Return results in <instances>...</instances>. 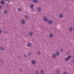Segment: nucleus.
<instances>
[{"instance_id": "obj_2", "label": "nucleus", "mask_w": 74, "mask_h": 74, "mask_svg": "<svg viewBox=\"0 0 74 74\" xmlns=\"http://www.w3.org/2000/svg\"><path fill=\"white\" fill-rule=\"evenodd\" d=\"M31 45H32V44L31 43H29L27 44V46L28 47H31Z\"/></svg>"}, {"instance_id": "obj_23", "label": "nucleus", "mask_w": 74, "mask_h": 74, "mask_svg": "<svg viewBox=\"0 0 74 74\" xmlns=\"http://www.w3.org/2000/svg\"><path fill=\"white\" fill-rule=\"evenodd\" d=\"M1 8V6H0V9Z\"/></svg>"}, {"instance_id": "obj_17", "label": "nucleus", "mask_w": 74, "mask_h": 74, "mask_svg": "<svg viewBox=\"0 0 74 74\" xmlns=\"http://www.w3.org/2000/svg\"><path fill=\"white\" fill-rule=\"evenodd\" d=\"M0 49H1L2 50H4V48L2 47H0Z\"/></svg>"}, {"instance_id": "obj_22", "label": "nucleus", "mask_w": 74, "mask_h": 74, "mask_svg": "<svg viewBox=\"0 0 74 74\" xmlns=\"http://www.w3.org/2000/svg\"><path fill=\"white\" fill-rule=\"evenodd\" d=\"M63 74H67V73H64Z\"/></svg>"}, {"instance_id": "obj_5", "label": "nucleus", "mask_w": 74, "mask_h": 74, "mask_svg": "<svg viewBox=\"0 0 74 74\" xmlns=\"http://www.w3.org/2000/svg\"><path fill=\"white\" fill-rule=\"evenodd\" d=\"M21 23L23 24H24V23H25V21L24 20H22L21 21Z\"/></svg>"}, {"instance_id": "obj_14", "label": "nucleus", "mask_w": 74, "mask_h": 74, "mask_svg": "<svg viewBox=\"0 0 74 74\" xmlns=\"http://www.w3.org/2000/svg\"><path fill=\"white\" fill-rule=\"evenodd\" d=\"M37 1H38V0H34L33 1V2H35V3H36Z\"/></svg>"}, {"instance_id": "obj_9", "label": "nucleus", "mask_w": 74, "mask_h": 74, "mask_svg": "<svg viewBox=\"0 0 74 74\" xmlns=\"http://www.w3.org/2000/svg\"><path fill=\"white\" fill-rule=\"evenodd\" d=\"M1 4H4L5 3L4 2V1L3 0H2V1H1Z\"/></svg>"}, {"instance_id": "obj_8", "label": "nucleus", "mask_w": 74, "mask_h": 74, "mask_svg": "<svg viewBox=\"0 0 74 74\" xmlns=\"http://www.w3.org/2000/svg\"><path fill=\"white\" fill-rule=\"evenodd\" d=\"M59 16H60V18H63V15L60 14L59 15Z\"/></svg>"}, {"instance_id": "obj_15", "label": "nucleus", "mask_w": 74, "mask_h": 74, "mask_svg": "<svg viewBox=\"0 0 74 74\" xmlns=\"http://www.w3.org/2000/svg\"><path fill=\"white\" fill-rule=\"evenodd\" d=\"M69 30L70 31H72L73 30V28L71 27L69 29Z\"/></svg>"}, {"instance_id": "obj_29", "label": "nucleus", "mask_w": 74, "mask_h": 74, "mask_svg": "<svg viewBox=\"0 0 74 74\" xmlns=\"http://www.w3.org/2000/svg\"><path fill=\"white\" fill-rule=\"evenodd\" d=\"M25 18H26V17H25Z\"/></svg>"}, {"instance_id": "obj_1", "label": "nucleus", "mask_w": 74, "mask_h": 74, "mask_svg": "<svg viewBox=\"0 0 74 74\" xmlns=\"http://www.w3.org/2000/svg\"><path fill=\"white\" fill-rule=\"evenodd\" d=\"M70 58H71V56H68V58H66V59H65L66 61H67V60H69V59Z\"/></svg>"}, {"instance_id": "obj_20", "label": "nucleus", "mask_w": 74, "mask_h": 74, "mask_svg": "<svg viewBox=\"0 0 74 74\" xmlns=\"http://www.w3.org/2000/svg\"><path fill=\"white\" fill-rule=\"evenodd\" d=\"M18 10L19 11H21V10L20 8H18Z\"/></svg>"}, {"instance_id": "obj_18", "label": "nucleus", "mask_w": 74, "mask_h": 74, "mask_svg": "<svg viewBox=\"0 0 74 74\" xmlns=\"http://www.w3.org/2000/svg\"><path fill=\"white\" fill-rule=\"evenodd\" d=\"M32 34H33V33L32 32H30L29 33V35H32Z\"/></svg>"}, {"instance_id": "obj_3", "label": "nucleus", "mask_w": 74, "mask_h": 74, "mask_svg": "<svg viewBox=\"0 0 74 74\" xmlns=\"http://www.w3.org/2000/svg\"><path fill=\"white\" fill-rule=\"evenodd\" d=\"M33 7H34V5L33 4H32L30 6L31 8H33Z\"/></svg>"}, {"instance_id": "obj_28", "label": "nucleus", "mask_w": 74, "mask_h": 74, "mask_svg": "<svg viewBox=\"0 0 74 74\" xmlns=\"http://www.w3.org/2000/svg\"><path fill=\"white\" fill-rule=\"evenodd\" d=\"M5 0V1H7V0Z\"/></svg>"}, {"instance_id": "obj_24", "label": "nucleus", "mask_w": 74, "mask_h": 74, "mask_svg": "<svg viewBox=\"0 0 74 74\" xmlns=\"http://www.w3.org/2000/svg\"><path fill=\"white\" fill-rule=\"evenodd\" d=\"M1 33V30H0V33Z\"/></svg>"}, {"instance_id": "obj_26", "label": "nucleus", "mask_w": 74, "mask_h": 74, "mask_svg": "<svg viewBox=\"0 0 74 74\" xmlns=\"http://www.w3.org/2000/svg\"><path fill=\"white\" fill-rule=\"evenodd\" d=\"M24 57H26V56L25 55H24Z\"/></svg>"}, {"instance_id": "obj_6", "label": "nucleus", "mask_w": 74, "mask_h": 74, "mask_svg": "<svg viewBox=\"0 0 74 74\" xmlns=\"http://www.w3.org/2000/svg\"><path fill=\"white\" fill-rule=\"evenodd\" d=\"M48 22L49 24H51V23H52V21H48Z\"/></svg>"}, {"instance_id": "obj_7", "label": "nucleus", "mask_w": 74, "mask_h": 74, "mask_svg": "<svg viewBox=\"0 0 74 74\" xmlns=\"http://www.w3.org/2000/svg\"><path fill=\"white\" fill-rule=\"evenodd\" d=\"M32 63L33 64H34L35 63H36V61H35L33 60L32 61Z\"/></svg>"}, {"instance_id": "obj_4", "label": "nucleus", "mask_w": 74, "mask_h": 74, "mask_svg": "<svg viewBox=\"0 0 74 74\" xmlns=\"http://www.w3.org/2000/svg\"><path fill=\"white\" fill-rule=\"evenodd\" d=\"M43 19H44V21H46L47 20V17L45 16H44L43 17Z\"/></svg>"}, {"instance_id": "obj_10", "label": "nucleus", "mask_w": 74, "mask_h": 74, "mask_svg": "<svg viewBox=\"0 0 74 74\" xmlns=\"http://www.w3.org/2000/svg\"><path fill=\"white\" fill-rule=\"evenodd\" d=\"M41 8H38V11H41Z\"/></svg>"}, {"instance_id": "obj_25", "label": "nucleus", "mask_w": 74, "mask_h": 74, "mask_svg": "<svg viewBox=\"0 0 74 74\" xmlns=\"http://www.w3.org/2000/svg\"><path fill=\"white\" fill-rule=\"evenodd\" d=\"M39 53H40V52H38V54H39Z\"/></svg>"}, {"instance_id": "obj_11", "label": "nucleus", "mask_w": 74, "mask_h": 74, "mask_svg": "<svg viewBox=\"0 0 74 74\" xmlns=\"http://www.w3.org/2000/svg\"><path fill=\"white\" fill-rule=\"evenodd\" d=\"M53 36V34H50V37H52Z\"/></svg>"}, {"instance_id": "obj_21", "label": "nucleus", "mask_w": 74, "mask_h": 74, "mask_svg": "<svg viewBox=\"0 0 74 74\" xmlns=\"http://www.w3.org/2000/svg\"><path fill=\"white\" fill-rule=\"evenodd\" d=\"M30 54H31V53H28L29 55H30Z\"/></svg>"}, {"instance_id": "obj_16", "label": "nucleus", "mask_w": 74, "mask_h": 74, "mask_svg": "<svg viewBox=\"0 0 74 74\" xmlns=\"http://www.w3.org/2000/svg\"><path fill=\"white\" fill-rule=\"evenodd\" d=\"M40 72H41V74H43V73H44V71H42V70H41V71Z\"/></svg>"}, {"instance_id": "obj_13", "label": "nucleus", "mask_w": 74, "mask_h": 74, "mask_svg": "<svg viewBox=\"0 0 74 74\" xmlns=\"http://www.w3.org/2000/svg\"><path fill=\"white\" fill-rule=\"evenodd\" d=\"M56 54L57 55H59V53L58 52H57L56 53Z\"/></svg>"}, {"instance_id": "obj_19", "label": "nucleus", "mask_w": 74, "mask_h": 74, "mask_svg": "<svg viewBox=\"0 0 74 74\" xmlns=\"http://www.w3.org/2000/svg\"><path fill=\"white\" fill-rule=\"evenodd\" d=\"M7 10H5L4 12V13L5 14H6V13H7Z\"/></svg>"}, {"instance_id": "obj_27", "label": "nucleus", "mask_w": 74, "mask_h": 74, "mask_svg": "<svg viewBox=\"0 0 74 74\" xmlns=\"http://www.w3.org/2000/svg\"><path fill=\"white\" fill-rule=\"evenodd\" d=\"M37 74H38V72H37Z\"/></svg>"}, {"instance_id": "obj_12", "label": "nucleus", "mask_w": 74, "mask_h": 74, "mask_svg": "<svg viewBox=\"0 0 74 74\" xmlns=\"http://www.w3.org/2000/svg\"><path fill=\"white\" fill-rule=\"evenodd\" d=\"M55 57H56V55L53 54V58H55Z\"/></svg>"}]
</instances>
